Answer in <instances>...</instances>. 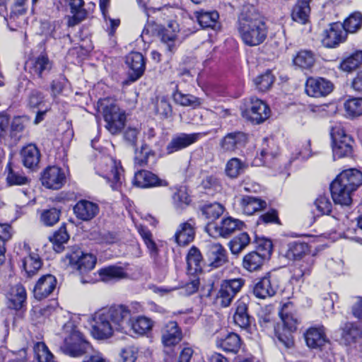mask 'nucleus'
I'll use <instances>...</instances> for the list:
<instances>
[{"label":"nucleus","instance_id":"nucleus-1","mask_svg":"<svg viewBox=\"0 0 362 362\" xmlns=\"http://www.w3.org/2000/svg\"><path fill=\"white\" fill-rule=\"evenodd\" d=\"M93 336L97 339L110 338L115 331L127 333L132 330L134 333L143 335L150 331L153 327L151 319L139 316L132 320V313L124 305H113L102 308L93 315Z\"/></svg>","mask_w":362,"mask_h":362},{"label":"nucleus","instance_id":"nucleus-2","mask_svg":"<svg viewBox=\"0 0 362 362\" xmlns=\"http://www.w3.org/2000/svg\"><path fill=\"white\" fill-rule=\"evenodd\" d=\"M238 30L243 42L249 46L262 44L267 35L264 18L254 7L242 11L238 18Z\"/></svg>","mask_w":362,"mask_h":362},{"label":"nucleus","instance_id":"nucleus-3","mask_svg":"<svg viewBox=\"0 0 362 362\" xmlns=\"http://www.w3.org/2000/svg\"><path fill=\"white\" fill-rule=\"evenodd\" d=\"M62 330L64 341L59 349L63 354L71 357H81L92 349L73 321L66 322Z\"/></svg>","mask_w":362,"mask_h":362},{"label":"nucleus","instance_id":"nucleus-4","mask_svg":"<svg viewBox=\"0 0 362 362\" xmlns=\"http://www.w3.org/2000/svg\"><path fill=\"white\" fill-rule=\"evenodd\" d=\"M70 267L76 270L81 275L82 284H93L96 279L88 275V272L93 270L96 264L97 258L91 253L83 252L79 247H73L66 254Z\"/></svg>","mask_w":362,"mask_h":362},{"label":"nucleus","instance_id":"nucleus-5","mask_svg":"<svg viewBox=\"0 0 362 362\" xmlns=\"http://www.w3.org/2000/svg\"><path fill=\"white\" fill-rule=\"evenodd\" d=\"M98 106L102 110L105 129L111 134H119L125 125V111L109 98L99 100Z\"/></svg>","mask_w":362,"mask_h":362},{"label":"nucleus","instance_id":"nucleus-6","mask_svg":"<svg viewBox=\"0 0 362 362\" xmlns=\"http://www.w3.org/2000/svg\"><path fill=\"white\" fill-rule=\"evenodd\" d=\"M95 172L107 180L113 190L119 189L123 182L124 169L120 161L112 157L101 158L95 167Z\"/></svg>","mask_w":362,"mask_h":362},{"label":"nucleus","instance_id":"nucleus-7","mask_svg":"<svg viewBox=\"0 0 362 362\" xmlns=\"http://www.w3.org/2000/svg\"><path fill=\"white\" fill-rule=\"evenodd\" d=\"M293 307L291 302L283 305L280 315L284 323V332H281V327L279 326L275 327V335L279 342L285 347L290 348L293 344V337L291 333L297 329L299 324V319L296 313L290 312V308Z\"/></svg>","mask_w":362,"mask_h":362},{"label":"nucleus","instance_id":"nucleus-8","mask_svg":"<svg viewBox=\"0 0 362 362\" xmlns=\"http://www.w3.org/2000/svg\"><path fill=\"white\" fill-rule=\"evenodd\" d=\"M332 148L334 160L349 157L353 153L354 140L347 135L341 124H336L330 129Z\"/></svg>","mask_w":362,"mask_h":362},{"label":"nucleus","instance_id":"nucleus-9","mask_svg":"<svg viewBox=\"0 0 362 362\" xmlns=\"http://www.w3.org/2000/svg\"><path fill=\"white\" fill-rule=\"evenodd\" d=\"M259 251H252L246 254L242 261L243 267L250 272H257L262 269L265 260L272 252V243L269 240H262L258 246Z\"/></svg>","mask_w":362,"mask_h":362},{"label":"nucleus","instance_id":"nucleus-10","mask_svg":"<svg viewBox=\"0 0 362 362\" xmlns=\"http://www.w3.org/2000/svg\"><path fill=\"white\" fill-rule=\"evenodd\" d=\"M243 226V222L239 219L227 217L223 218L218 225L208 224L206 230L210 236L225 238L235 230H240Z\"/></svg>","mask_w":362,"mask_h":362},{"label":"nucleus","instance_id":"nucleus-11","mask_svg":"<svg viewBox=\"0 0 362 362\" xmlns=\"http://www.w3.org/2000/svg\"><path fill=\"white\" fill-rule=\"evenodd\" d=\"M41 182L44 187L51 189H61L66 182L64 170L57 166H49L41 175Z\"/></svg>","mask_w":362,"mask_h":362},{"label":"nucleus","instance_id":"nucleus-12","mask_svg":"<svg viewBox=\"0 0 362 362\" xmlns=\"http://www.w3.org/2000/svg\"><path fill=\"white\" fill-rule=\"evenodd\" d=\"M334 84L322 77H309L305 84L308 95L314 98L325 97L332 92Z\"/></svg>","mask_w":362,"mask_h":362},{"label":"nucleus","instance_id":"nucleus-13","mask_svg":"<svg viewBox=\"0 0 362 362\" xmlns=\"http://www.w3.org/2000/svg\"><path fill=\"white\" fill-rule=\"evenodd\" d=\"M243 285L241 279H233L224 281L218 291L216 300L223 307L230 305L235 294L240 290Z\"/></svg>","mask_w":362,"mask_h":362},{"label":"nucleus","instance_id":"nucleus-14","mask_svg":"<svg viewBox=\"0 0 362 362\" xmlns=\"http://www.w3.org/2000/svg\"><path fill=\"white\" fill-rule=\"evenodd\" d=\"M346 39V33L342 24L333 23L324 30L322 36V43L327 48H334L344 42Z\"/></svg>","mask_w":362,"mask_h":362},{"label":"nucleus","instance_id":"nucleus-15","mask_svg":"<svg viewBox=\"0 0 362 362\" xmlns=\"http://www.w3.org/2000/svg\"><path fill=\"white\" fill-rule=\"evenodd\" d=\"M269 108L265 103L259 99L252 98L250 105L244 112V115L252 122L259 124L269 117Z\"/></svg>","mask_w":362,"mask_h":362},{"label":"nucleus","instance_id":"nucleus-16","mask_svg":"<svg viewBox=\"0 0 362 362\" xmlns=\"http://www.w3.org/2000/svg\"><path fill=\"white\" fill-rule=\"evenodd\" d=\"M278 288L279 284L276 278L267 275L255 284L253 293L257 298L264 299L274 296Z\"/></svg>","mask_w":362,"mask_h":362},{"label":"nucleus","instance_id":"nucleus-17","mask_svg":"<svg viewBox=\"0 0 362 362\" xmlns=\"http://www.w3.org/2000/svg\"><path fill=\"white\" fill-rule=\"evenodd\" d=\"M207 133H181L175 136L167 146V151L172 153L181 149L185 148L189 146L196 143L202 137L206 136Z\"/></svg>","mask_w":362,"mask_h":362},{"label":"nucleus","instance_id":"nucleus-18","mask_svg":"<svg viewBox=\"0 0 362 362\" xmlns=\"http://www.w3.org/2000/svg\"><path fill=\"white\" fill-rule=\"evenodd\" d=\"M57 279L52 274H45L41 276L37 281L33 294L36 299L42 300L49 296L56 288Z\"/></svg>","mask_w":362,"mask_h":362},{"label":"nucleus","instance_id":"nucleus-19","mask_svg":"<svg viewBox=\"0 0 362 362\" xmlns=\"http://www.w3.org/2000/svg\"><path fill=\"white\" fill-rule=\"evenodd\" d=\"M247 142V136L241 132L227 134L220 141V146L223 152L232 153L243 147Z\"/></svg>","mask_w":362,"mask_h":362},{"label":"nucleus","instance_id":"nucleus-20","mask_svg":"<svg viewBox=\"0 0 362 362\" xmlns=\"http://www.w3.org/2000/svg\"><path fill=\"white\" fill-rule=\"evenodd\" d=\"M74 213L78 219L83 221H88L98 215L99 213V206L96 203L86 199H81L74 206Z\"/></svg>","mask_w":362,"mask_h":362},{"label":"nucleus","instance_id":"nucleus-21","mask_svg":"<svg viewBox=\"0 0 362 362\" xmlns=\"http://www.w3.org/2000/svg\"><path fill=\"white\" fill-rule=\"evenodd\" d=\"M334 181L355 192L362 185V173L355 168L345 170Z\"/></svg>","mask_w":362,"mask_h":362},{"label":"nucleus","instance_id":"nucleus-22","mask_svg":"<svg viewBox=\"0 0 362 362\" xmlns=\"http://www.w3.org/2000/svg\"><path fill=\"white\" fill-rule=\"evenodd\" d=\"M134 184L141 188H149L168 185L165 180L158 178L154 173L148 170H139L134 175Z\"/></svg>","mask_w":362,"mask_h":362},{"label":"nucleus","instance_id":"nucleus-23","mask_svg":"<svg viewBox=\"0 0 362 362\" xmlns=\"http://www.w3.org/2000/svg\"><path fill=\"white\" fill-rule=\"evenodd\" d=\"M29 72L39 78L48 74L52 68V62L46 54H40L38 57L30 59L27 63Z\"/></svg>","mask_w":362,"mask_h":362},{"label":"nucleus","instance_id":"nucleus-24","mask_svg":"<svg viewBox=\"0 0 362 362\" xmlns=\"http://www.w3.org/2000/svg\"><path fill=\"white\" fill-rule=\"evenodd\" d=\"M207 256L209 265L214 268L223 266L228 260L226 250L218 243L207 245Z\"/></svg>","mask_w":362,"mask_h":362},{"label":"nucleus","instance_id":"nucleus-25","mask_svg":"<svg viewBox=\"0 0 362 362\" xmlns=\"http://www.w3.org/2000/svg\"><path fill=\"white\" fill-rule=\"evenodd\" d=\"M20 156L23 165L29 169L34 170L40 160V151L34 144H29L22 148Z\"/></svg>","mask_w":362,"mask_h":362},{"label":"nucleus","instance_id":"nucleus-26","mask_svg":"<svg viewBox=\"0 0 362 362\" xmlns=\"http://www.w3.org/2000/svg\"><path fill=\"white\" fill-rule=\"evenodd\" d=\"M162 342L165 346H174L182 339V332L175 321H170L161 330Z\"/></svg>","mask_w":362,"mask_h":362},{"label":"nucleus","instance_id":"nucleus-27","mask_svg":"<svg viewBox=\"0 0 362 362\" xmlns=\"http://www.w3.org/2000/svg\"><path fill=\"white\" fill-rule=\"evenodd\" d=\"M126 63L130 69L129 76L132 81H136L143 75L145 70V62L144 56L141 53L131 52L127 57Z\"/></svg>","mask_w":362,"mask_h":362},{"label":"nucleus","instance_id":"nucleus-28","mask_svg":"<svg viewBox=\"0 0 362 362\" xmlns=\"http://www.w3.org/2000/svg\"><path fill=\"white\" fill-rule=\"evenodd\" d=\"M332 197L336 204L350 206L352 203L354 191L333 181L330 185Z\"/></svg>","mask_w":362,"mask_h":362},{"label":"nucleus","instance_id":"nucleus-29","mask_svg":"<svg viewBox=\"0 0 362 362\" xmlns=\"http://www.w3.org/2000/svg\"><path fill=\"white\" fill-rule=\"evenodd\" d=\"M307 345L310 348H319L328 341L323 326L312 327L305 334Z\"/></svg>","mask_w":362,"mask_h":362},{"label":"nucleus","instance_id":"nucleus-30","mask_svg":"<svg viewBox=\"0 0 362 362\" xmlns=\"http://www.w3.org/2000/svg\"><path fill=\"white\" fill-rule=\"evenodd\" d=\"M216 345L226 352L236 354L241 348L242 340L238 334L230 332L224 337L217 338Z\"/></svg>","mask_w":362,"mask_h":362},{"label":"nucleus","instance_id":"nucleus-31","mask_svg":"<svg viewBox=\"0 0 362 362\" xmlns=\"http://www.w3.org/2000/svg\"><path fill=\"white\" fill-rule=\"evenodd\" d=\"M315 54L308 49H301L293 58L295 66L302 70H311L316 63Z\"/></svg>","mask_w":362,"mask_h":362},{"label":"nucleus","instance_id":"nucleus-32","mask_svg":"<svg viewBox=\"0 0 362 362\" xmlns=\"http://www.w3.org/2000/svg\"><path fill=\"white\" fill-rule=\"evenodd\" d=\"M239 205L241 211L250 216L264 209L267 204L262 199L257 197L243 196L239 200Z\"/></svg>","mask_w":362,"mask_h":362},{"label":"nucleus","instance_id":"nucleus-33","mask_svg":"<svg viewBox=\"0 0 362 362\" xmlns=\"http://www.w3.org/2000/svg\"><path fill=\"white\" fill-rule=\"evenodd\" d=\"M68 4L72 14L68 21L69 26H74L85 18L86 15L83 0H64Z\"/></svg>","mask_w":362,"mask_h":362},{"label":"nucleus","instance_id":"nucleus-34","mask_svg":"<svg viewBox=\"0 0 362 362\" xmlns=\"http://www.w3.org/2000/svg\"><path fill=\"white\" fill-rule=\"evenodd\" d=\"M8 306L14 310H20L26 300V291L25 288L17 284L13 286L8 294Z\"/></svg>","mask_w":362,"mask_h":362},{"label":"nucleus","instance_id":"nucleus-35","mask_svg":"<svg viewBox=\"0 0 362 362\" xmlns=\"http://www.w3.org/2000/svg\"><path fill=\"white\" fill-rule=\"evenodd\" d=\"M311 0H298L291 12L292 19L302 25L309 21Z\"/></svg>","mask_w":362,"mask_h":362},{"label":"nucleus","instance_id":"nucleus-36","mask_svg":"<svg viewBox=\"0 0 362 362\" xmlns=\"http://www.w3.org/2000/svg\"><path fill=\"white\" fill-rule=\"evenodd\" d=\"M341 340L345 345H351L362 337V331L353 322H346L341 328Z\"/></svg>","mask_w":362,"mask_h":362},{"label":"nucleus","instance_id":"nucleus-37","mask_svg":"<svg viewBox=\"0 0 362 362\" xmlns=\"http://www.w3.org/2000/svg\"><path fill=\"white\" fill-rule=\"evenodd\" d=\"M233 321L241 328H247L250 325V316L247 313V298H242L236 303Z\"/></svg>","mask_w":362,"mask_h":362},{"label":"nucleus","instance_id":"nucleus-38","mask_svg":"<svg viewBox=\"0 0 362 362\" xmlns=\"http://www.w3.org/2000/svg\"><path fill=\"white\" fill-rule=\"evenodd\" d=\"M194 224L189 222L181 223L175 234V240L179 245H186L194 240Z\"/></svg>","mask_w":362,"mask_h":362},{"label":"nucleus","instance_id":"nucleus-39","mask_svg":"<svg viewBox=\"0 0 362 362\" xmlns=\"http://www.w3.org/2000/svg\"><path fill=\"white\" fill-rule=\"evenodd\" d=\"M362 65V50H356L344 57L339 65V69L351 73Z\"/></svg>","mask_w":362,"mask_h":362},{"label":"nucleus","instance_id":"nucleus-40","mask_svg":"<svg viewBox=\"0 0 362 362\" xmlns=\"http://www.w3.org/2000/svg\"><path fill=\"white\" fill-rule=\"evenodd\" d=\"M179 31V25L175 21H170L168 28L161 33V41L166 45L168 51H173L175 47L177 33Z\"/></svg>","mask_w":362,"mask_h":362},{"label":"nucleus","instance_id":"nucleus-41","mask_svg":"<svg viewBox=\"0 0 362 362\" xmlns=\"http://www.w3.org/2000/svg\"><path fill=\"white\" fill-rule=\"evenodd\" d=\"M98 273L100 280L104 282L119 280L127 276L122 267L116 266H110L102 268L98 270Z\"/></svg>","mask_w":362,"mask_h":362},{"label":"nucleus","instance_id":"nucleus-42","mask_svg":"<svg viewBox=\"0 0 362 362\" xmlns=\"http://www.w3.org/2000/svg\"><path fill=\"white\" fill-rule=\"evenodd\" d=\"M308 252V244L294 241L288 244L285 257L290 260H298L300 259Z\"/></svg>","mask_w":362,"mask_h":362},{"label":"nucleus","instance_id":"nucleus-43","mask_svg":"<svg viewBox=\"0 0 362 362\" xmlns=\"http://www.w3.org/2000/svg\"><path fill=\"white\" fill-rule=\"evenodd\" d=\"M42 264V260L37 253H30L22 260L23 268L29 277L35 275Z\"/></svg>","mask_w":362,"mask_h":362},{"label":"nucleus","instance_id":"nucleus-44","mask_svg":"<svg viewBox=\"0 0 362 362\" xmlns=\"http://www.w3.org/2000/svg\"><path fill=\"white\" fill-rule=\"evenodd\" d=\"M173 98L177 104L185 107L189 106L196 108L200 106L202 103L201 98L195 97L191 94H184L178 90H176L173 93Z\"/></svg>","mask_w":362,"mask_h":362},{"label":"nucleus","instance_id":"nucleus-45","mask_svg":"<svg viewBox=\"0 0 362 362\" xmlns=\"http://www.w3.org/2000/svg\"><path fill=\"white\" fill-rule=\"evenodd\" d=\"M194 15L203 28H214L218 23L219 15L217 11H196Z\"/></svg>","mask_w":362,"mask_h":362},{"label":"nucleus","instance_id":"nucleus-46","mask_svg":"<svg viewBox=\"0 0 362 362\" xmlns=\"http://www.w3.org/2000/svg\"><path fill=\"white\" fill-rule=\"evenodd\" d=\"M250 243V238L247 233H241L235 236L228 243V247L233 255L240 253Z\"/></svg>","mask_w":362,"mask_h":362},{"label":"nucleus","instance_id":"nucleus-47","mask_svg":"<svg viewBox=\"0 0 362 362\" xmlns=\"http://www.w3.org/2000/svg\"><path fill=\"white\" fill-rule=\"evenodd\" d=\"M188 270L192 272H198L202 271V256L195 247H192L188 252L186 257Z\"/></svg>","mask_w":362,"mask_h":362},{"label":"nucleus","instance_id":"nucleus-48","mask_svg":"<svg viewBox=\"0 0 362 362\" xmlns=\"http://www.w3.org/2000/svg\"><path fill=\"white\" fill-rule=\"evenodd\" d=\"M201 211L205 219L213 221L223 214L224 207L219 203L214 202L204 205Z\"/></svg>","mask_w":362,"mask_h":362},{"label":"nucleus","instance_id":"nucleus-49","mask_svg":"<svg viewBox=\"0 0 362 362\" xmlns=\"http://www.w3.org/2000/svg\"><path fill=\"white\" fill-rule=\"evenodd\" d=\"M246 167V164L240 159L233 158L226 163L225 172L228 177L236 178L245 171Z\"/></svg>","mask_w":362,"mask_h":362},{"label":"nucleus","instance_id":"nucleus-50","mask_svg":"<svg viewBox=\"0 0 362 362\" xmlns=\"http://www.w3.org/2000/svg\"><path fill=\"white\" fill-rule=\"evenodd\" d=\"M346 33H354L362 27V14L359 12L351 13L342 24Z\"/></svg>","mask_w":362,"mask_h":362},{"label":"nucleus","instance_id":"nucleus-51","mask_svg":"<svg viewBox=\"0 0 362 362\" xmlns=\"http://www.w3.org/2000/svg\"><path fill=\"white\" fill-rule=\"evenodd\" d=\"M138 232L146 245L151 256L153 258L156 257L158 255V250L156 243L153 240L152 233L147 228L142 226L138 227Z\"/></svg>","mask_w":362,"mask_h":362},{"label":"nucleus","instance_id":"nucleus-52","mask_svg":"<svg viewBox=\"0 0 362 362\" xmlns=\"http://www.w3.org/2000/svg\"><path fill=\"white\" fill-rule=\"evenodd\" d=\"M154 107L156 113L161 118H168L172 115V106L169 100L164 96L157 97Z\"/></svg>","mask_w":362,"mask_h":362},{"label":"nucleus","instance_id":"nucleus-53","mask_svg":"<svg viewBox=\"0 0 362 362\" xmlns=\"http://www.w3.org/2000/svg\"><path fill=\"white\" fill-rule=\"evenodd\" d=\"M6 169L8 170L6 181L8 185H25L30 182V180L23 173L13 170L11 163L7 165Z\"/></svg>","mask_w":362,"mask_h":362},{"label":"nucleus","instance_id":"nucleus-54","mask_svg":"<svg viewBox=\"0 0 362 362\" xmlns=\"http://www.w3.org/2000/svg\"><path fill=\"white\" fill-rule=\"evenodd\" d=\"M344 109L348 116L358 117L362 115V98H351L344 103Z\"/></svg>","mask_w":362,"mask_h":362},{"label":"nucleus","instance_id":"nucleus-55","mask_svg":"<svg viewBox=\"0 0 362 362\" xmlns=\"http://www.w3.org/2000/svg\"><path fill=\"white\" fill-rule=\"evenodd\" d=\"M314 206L317 211V216L327 215L332 211V204L327 195L320 194L315 199Z\"/></svg>","mask_w":362,"mask_h":362},{"label":"nucleus","instance_id":"nucleus-56","mask_svg":"<svg viewBox=\"0 0 362 362\" xmlns=\"http://www.w3.org/2000/svg\"><path fill=\"white\" fill-rule=\"evenodd\" d=\"M295 159L301 158L303 160L309 158L313 154L310 148V141L305 140L298 142L293 152Z\"/></svg>","mask_w":362,"mask_h":362},{"label":"nucleus","instance_id":"nucleus-57","mask_svg":"<svg viewBox=\"0 0 362 362\" xmlns=\"http://www.w3.org/2000/svg\"><path fill=\"white\" fill-rule=\"evenodd\" d=\"M274 77L270 71H267L264 74L258 76L254 83L257 88L260 91L267 90L273 84Z\"/></svg>","mask_w":362,"mask_h":362},{"label":"nucleus","instance_id":"nucleus-58","mask_svg":"<svg viewBox=\"0 0 362 362\" xmlns=\"http://www.w3.org/2000/svg\"><path fill=\"white\" fill-rule=\"evenodd\" d=\"M69 238V235L66 232L64 227H61L57 231H56L50 240L53 244L54 249L57 252H60L62 250L63 244L66 243Z\"/></svg>","mask_w":362,"mask_h":362},{"label":"nucleus","instance_id":"nucleus-59","mask_svg":"<svg viewBox=\"0 0 362 362\" xmlns=\"http://www.w3.org/2000/svg\"><path fill=\"white\" fill-rule=\"evenodd\" d=\"M35 354L39 362H52L54 356L44 342H37L34 346Z\"/></svg>","mask_w":362,"mask_h":362},{"label":"nucleus","instance_id":"nucleus-60","mask_svg":"<svg viewBox=\"0 0 362 362\" xmlns=\"http://www.w3.org/2000/svg\"><path fill=\"white\" fill-rule=\"evenodd\" d=\"M60 214L61 211L56 208L44 210L40 216L41 222L47 226H52L59 221Z\"/></svg>","mask_w":362,"mask_h":362},{"label":"nucleus","instance_id":"nucleus-61","mask_svg":"<svg viewBox=\"0 0 362 362\" xmlns=\"http://www.w3.org/2000/svg\"><path fill=\"white\" fill-rule=\"evenodd\" d=\"M27 103L30 108L42 107L46 103L45 95L37 90H33L28 96Z\"/></svg>","mask_w":362,"mask_h":362},{"label":"nucleus","instance_id":"nucleus-62","mask_svg":"<svg viewBox=\"0 0 362 362\" xmlns=\"http://www.w3.org/2000/svg\"><path fill=\"white\" fill-rule=\"evenodd\" d=\"M173 199L177 207H182L184 205H188L191 201L185 189L184 188L178 189L174 193Z\"/></svg>","mask_w":362,"mask_h":362},{"label":"nucleus","instance_id":"nucleus-63","mask_svg":"<svg viewBox=\"0 0 362 362\" xmlns=\"http://www.w3.org/2000/svg\"><path fill=\"white\" fill-rule=\"evenodd\" d=\"M110 4V0H100V8L103 13L104 19L107 21V20L110 22V25L114 30L116 29L119 25V19H112L107 16V8Z\"/></svg>","mask_w":362,"mask_h":362},{"label":"nucleus","instance_id":"nucleus-64","mask_svg":"<svg viewBox=\"0 0 362 362\" xmlns=\"http://www.w3.org/2000/svg\"><path fill=\"white\" fill-rule=\"evenodd\" d=\"M138 350L136 347L129 346L124 349L120 354L122 362H134L137 358Z\"/></svg>","mask_w":362,"mask_h":362}]
</instances>
